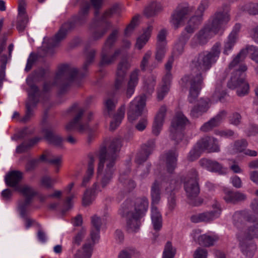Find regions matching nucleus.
<instances>
[{
	"mask_svg": "<svg viewBox=\"0 0 258 258\" xmlns=\"http://www.w3.org/2000/svg\"><path fill=\"white\" fill-rule=\"evenodd\" d=\"M243 10L247 12L250 15L258 14V3H249L246 4L243 7Z\"/></svg>",
	"mask_w": 258,
	"mask_h": 258,
	"instance_id": "nucleus-60",
	"label": "nucleus"
},
{
	"mask_svg": "<svg viewBox=\"0 0 258 258\" xmlns=\"http://www.w3.org/2000/svg\"><path fill=\"white\" fill-rule=\"evenodd\" d=\"M160 187L161 185L157 181H155L151 186V196L152 205L158 204L161 200Z\"/></svg>",
	"mask_w": 258,
	"mask_h": 258,
	"instance_id": "nucleus-44",
	"label": "nucleus"
},
{
	"mask_svg": "<svg viewBox=\"0 0 258 258\" xmlns=\"http://www.w3.org/2000/svg\"><path fill=\"white\" fill-rule=\"evenodd\" d=\"M162 10V7L159 3L152 2L149 4L144 10V14L147 17H151L157 15Z\"/></svg>",
	"mask_w": 258,
	"mask_h": 258,
	"instance_id": "nucleus-45",
	"label": "nucleus"
},
{
	"mask_svg": "<svg viewBox=\"0 0 258 258\" xmlns=\"http://www.w3.org/2000/svg\"><path fill=\"white\" fill-rule=\"evenodd\" d=\"M105 149L102 148L99 153V162L97 168L98 175H101L100 186L98 183H94L92 188L87 189L84 193L83 198V204L87 206L90 205L94 200L97 194L108 185L112 181L114 175V165L115 155H113L109 158L106 159V154Z\"/></svg>",
	"mask_w": 258,
	"mask_h": 258,
	"instance_id": "nucleus-3",
	"label": "nucleus"
},
{
	"mask_svg": "<svg viewBox=\"0 0 258 258\" xmlns=\"http://www.w3.org/2000/svg\"><path fill=\"white\" fill-rule=\"evenodd\" d=\"M23 177V174L19 171H13L9 172L5 176V182L7 185L10 187H15V190L18 185L19 182Z\"/></svg>",
	"mask_w": 258,
	"mask_h": 258,
	"instance_id": "nucleus-37",
	"label": "nucleus"
},
{
	"mask_svg": "<svg viewBox=\"0 0 258 258\" xmlns=\"http://www.w3.org/2000/svg\"><path fill=\"white\" fill-rule=\"evenodd\" d=\"M198 172L192 169L187 175L184 183V189L189 200V203L194 206H198L203 202V199L198 197L200 192V188L197 182Z\"/></svg>",
	"mask_w": 258,
	"mask_h": 258,
	"instance_id": "nucleus-7",
	"label": "nucleus"
},
{
	"mask_svg": "<svg viewBox=\"0 0 258 258\" xmlns=\"http://www.w3.org/2000/svg\"><path fill=\"white\" fill-rule=\"evenodd\" d=\"M203 151H207L208 153H218L220 151V146L217 139L213 137H205L198 142Z\"/></svg>",
	"mask_w": 258,
	"mask_h": 258,
	"instance_id": "nucleus-21",
	"label": "nucleus"
},
{
	"mask_svg": "<svg viewBox=\"0 0 258 258\" xmlns=\"http://www.w3.org/2000/svg\"><path fill=\"white\" fill-rule=\"evenodd\" d=\"M131 67V64L126 59H121L117 67L114 88L119 90L124 86L127 71Z\"/></svg>",
	"mask_w": 258,
	"mask_h": 258,
	"instance_id": "nucleus-18",
	"label": "nucleus"
},
{
	"mask_svg": "<svg viewBox=\"0 0 258 258\" xmlns=\"http://www.w3.org/2000/svg\"><path fill=\"white\" fill-rule=\"evenodd\" d=\"M70 111L74 117L66 125V128L67 131L76 130L80 133H88L89 134L93 131L88 122L83 121L82 116L84 110L78 104H74L70 109Z\"/></svg>",
	"mask_w": 258,
	"mask_h": 258,
	"instance_id": "nucleus-8",
	"label": "nucleus"
},
{
	"mask_svg": "<svg viewBox=\"0 0 258 258\" xmlns=\"http://www.w3.org/2000/svg\"><path fill=\"white\" fill-rule=\"evenodd\" d=\"M227 112L224 110L220 111L217 115L211 118L209 121L204 123L201 127L203 132H208L213 127L219 125L226 118Z\"/></svg>",
	"mask_w": 258,
	"mask_h": 258,
	"instance_id": "nucleus-27",
	"label": "nucleus"
},
{
	"mask_svg": "<svg viewBox=\"0 0 258 258\" xmlns=\"http://www.w3.org/2000/svg\"><path fill=\"white\" fill-rule=\"evenodd\" d=\"M26 81L27 84L30 86V89L28 91L29 100L26 103V114L21 120L24 122L28 121L33 115L34 109L38 102L41 95V92L38 87L32 84L30 79L28 78Z\"/></svg>",
	"mask_w": 258,
	"mask_h": 258,
	"instance_id": "nucleus-13",
	"label": "nucleus"
},
{
	"mask_svg": "<svg viewBox=\"0 0 258 258\" xmlns=\"http://www.w3.org/2000/svg\"><path fill=\"white\" fill-rule=\"evenodd\" d=\"M176 249L170 241H167L164 246L162 258H174Z\"/></svg>",
	"mask_w": 258,
	"mask_h": 258,
	"instance_id": "nucleus-54",
	"label": "nucleus"
},
{
	"mask_svg": "<svg viewBox=\"0 0 258 258\" xmlns=\"http://www.w3.org/2000/svg\"><path fill=\"white\" fill-rule=\"evenodd\" d=\"M152 30V26L149 25L147 27L146 30L144 31L143 34L137 39L135 44L136 48L139 50H141L144 47L149 40Z\"/></svg>",
	"mask_w": 258,
	"mask_h": 258,
	"instance_id": "nucleus-39",
	"label": "nucleus"
},
{
	"mask_svg": "<svg viewBox=\"0 0 258 258\" xmlns=\"http://www.w3.org/2000/svg\"><path fill=\"white\" fill-rule=\"evenodd\" d=\"M215 134L224 138H230L235 135L234 132L231 130H217L215 131Z\"/></svg>",
	"mask_w": 258,
	"mask_h": 258,
	"instance_id": "nucleus-61",
	"label": "nucleus"
},
{
	"mask_svg": "<svg viewBox=\"0 0 258 258\" xmlns=\"http://www.w3.org/2000/svg\"><path fill=\"white\" fill-rule=\"evenodd\" d=\"M40 182L42 186L46 188H51L56 182V179H52L48 176H44L41 178Z\"/></svg>",
	"mask_w": 258,
	"mask_h": 258,
	"instance_id": "nucleus-63",
	"label": "nucleus"
},
{
	"mask_svg": "<svg viewBox=\"0 0 258 258\" xmlns=\"http://www.w3.org/2000/svg\"><path fill=\"white\" fill-rule=\"evenodd\" d=\"M85 75V73L79 72L75 68L68 64H62L59 68L55 77L54 84L61 83L62 85L72 82L79 83L81 79Z\"/></svg>",
	"mask_w": 258,
	"mask_h": 258,
	"instance_id": "nucleus-9",
	"label": "nucleus"
},
{
	"mask_svg": "<svg viewBox=\"0 0 258 258\" xmlns=\"http://www.w3.org/2000/svg\"><path fill=\"white\" fill-rule=\"evenodd\" d=\"M133 203L130 200L125 201L121 206L118 213L122 217H125L126 227L130 232H137L141 225L140 218L142 217L133 213Z\"/></svg>",
	"mask_w": 258,
	"mask_h": 258,
	"instance_id": "nucleus-10",
	"label": "nucleus"
},
{
	"mask_svg": "<svg viewBox=\"0 0 258 258\" xmlns=\"http://www.w3.org/2000/svg\"><path fill=\"white\" fill-rule=\"evenodd\" d=\"M255 224L252 225H247L239 231H238L236 234V237L238 235L241 234L242 239L250 241L254 238H258V222L255 220Z\"/></svg>",
	"mask_w": 258,
	"mask_h": 258,
	"instance_id": "nucleus-24",
	"label": "nucleus"
},
{
	"mask_svg": "<svg viewBox=\"0 0 258 258\" xmlns=\"http://www.w3.org/2000/svg\"><path fill=\"white\" fill-rule=\"evenodd\" d=\"M230 19L228 7L218 11L211 17L208 23L193 37L190 42V46L196 48L206 44L210 39L223 30Z\"/></svg>",
	"mask_w": 258,
	"mask_h": 258,
	"instance_id": "nucleus-4",
	"label": "nucleus"
},
{
	"mask_svg": "<svg viewBox=\"0 0 258 258\" xmlns=\"http://www.w3.org/2000/svg\"><path fill=\"white\" fill-rule=\"evenodd\" d=\"M163 184L165 188L166 192L167 193H170L167 197V205L168 209L172 211L176 206L174 194L172 192L179 184V182L177 181L175 179H171L169 182L168 181L163 182Z\"/></svg>",
	"mask_w": 258,
	"mask_h": 258,
	"instance_id": "nucleus-23",
	"label": "nucleus"
},
{
	"mask_svg": "<svg viewBox=\"0 0 258 258\" xmlns=\"http://www.w3.org/2000/svg\"><path fill=\"white\" fill-rule=\"evenodd\" d=\"M169 90V86L168 85H161L157 90V98L159 100H162Z\"/></svg>",
	"mask_w": 258,
	"mask_h": 258,
	"instance_id": "nucleus-64",
	"label": "nucleus"
},
{
	"mask_svg": "<svg viewBox=\"0 0 258 258\" xmlns=\"http://www.w3.org/2000/svg\"><path fill=\"white\" fill-rule=\"evenodd\" d=\"M177 154L175 151H170L162 156L168 172L171 173L176 167Z\"/></svg>",
	"mask_w": 258,
	"mask_h": 258,
	"instance_id": "nucleus-34",
	"label": "nucleus"
},
{
	"mask_svg": "<svg viewBox=\"0 0 258 258\" xmlns=\"http://www.w3.org/2000/svg\"><path fill=\"white\" fill-rule=\"evenodd\" d=\"M151 220L154 229L158 231L162 226V216L157 207L152 205L151 208Z\"/></svg>",
	"mask_w": 258,
	"mask_h": 258,
	"instance_id": "nucleus-40",
	"label": "nucleus"
},
{
	"mask_svg": "<svg viewBox=\"0 0 258 258\" xmlns=\"http://www.w3.org/2000/svg\"><path fill=\"white\" fill-rule=\"evenodd\" d=\"M121 146L122 143L121 139L120 138H116L112 141L107 150H106V147H102L100 148L98 151L95 152L94 154H91L89 155V161L88 162V169L86 175L83 179L82 183V186H85L93 176L95 157H98L99 158V153L100 150L102 148H104L105 149V154H106V156L105 157L106 159L108 158V155H109V158H110L112 155H115V161L117 158V154L120 151Z\"/></svg>",
	"mask_w": 258,
	"mask_h": 258,
	"instance_id": "nucleus-6",
	"label": "nucleus"
},
{
	"mask_svg": "<svg viewBox=\"0 0 258 258\" xmlns=\"http://www.w3.org/2000/svg\"><path fill=\"white\" fill-rule=\"evenodd\" d=\"M212 207L213 210L211 211L192 215L190 217L191 221L194 223L210 222L219 217L222 211L220 204L215 201Z\"/></svg>",
	"mask_w": 258,
	"mask_h": 258,
	"instance_id": "nucleus-16",
	"label": "nucleus"
},
{
	"mask_svg": "<svg viewBox=\"0 0 258 258\" xmlns=\"http://www.w3.org/2000/svg\"><path fill=\"white\" fill-rule=\"evenodd\" d=\"M256 218L247 211H237L233 215V224L238 231L241 230L246 224L245 222H255Z\"/></svg>",
	"mask_w": 258,
	"mask_h": 258,
	"instance_id": "nucleus-20",
	"label": "nucleus"
},
{
	"mask_svg": "<svg viewBox=\"0 0 258 258\" xmlns=\"http://www.w3.org/2000/svg\"><path fill=\"white\" fill-rule=\"evenodd\" d=\"M117 7H113L106 11L102 16L100 20L95 21L92 24V33L91 38L97 40L103 37L107 31L110 28V23L106 20L111 17L116 13Z\"/></svg>",
	"mask_w": 258,
	"mask_h": 258,
	"instance_id": "nucleus-11",
	"label": "nucleus"
},
{
	"mask_svg": "<svg viewBox=\"0 0 258 258\" xmlns=\"http://www.w3.org/2000/svg\"><path fill=\"white\" fill-rule=\"evenodd\" d=\"M32 201L30 198H26L24 200H20L18 202V210L21 217H26L29 211V206Z\"/></svg>",
	"mask_w": 258,
	"mask_h": 258,
	"instance_id": "nucleus-50",
	"label": "nucleus"
},
{
	"mask_svg": "<svg viewBox=\"0 0 258 258\" xmlns=\"http://www.w3.org/2000/svg\"><path fill=\"white\" fill-rule=\"evenodd\" d=\"M247 53L251 55L252 60L258 63V47L250 45L247 46L245 49L241 50L229 65V69H234V71L231 73L227 86L231 89H236L237 95L240 97L247 94L249 89L248 83L245 80L247 67L245 64H238L240 61L245 58Z\"/></svg>",
	"mask_w": 258,
	"mask_h": 258,
	"instance_id": "nucleus-2",
	"label": "nucleus"
},
{
	"mask_svg": "<svg viewBox=\"0 0 258 258\" xmlns=\"http://www.w3.org/2000/svg\"><path fill=\"white\" fill-rule=\"evenodd\" d=\"M148 206L149 202L146 197L138 198L134 203V213L143 217L147 212Z\"/></svg>",
	"mask_w": 258,
	"mask_h": 258,
	"instance_id": "nucleus-36",
	"label": "nucleus"
},
{
	"mask_svg": "<svg viewBox=\"0 0 258 258\" xmlns=\"http://www.w3.org/2000/svg\"><path fill=\"white\" fill-rule=\"evenodd\" d=\"M155 147L154 140H150L142 146L141 151L137 154L136 157V162L141 164L146 161L149 156L152 153Z\"/></svg>",
	"mask_w": 258,
	"mask_h": 258,
	"instance_id": "nucleus-26",
	"label": "nucleus"
},
{
	"mask_svg": "<svg viewBox=\"0 0 258 258\" xmlns=\"http://www.w3.org/2000/svg\"><path fill=\"white\" fill-rule=\"evenodd\" d=\"M156 84V77L154 76H149L144 82V89L149 93L153 92Z\"/></svg>",
	"mask_w": 258,
	"mask_h": 258,
	"instance_id": "nucleus-59",
	"label": "nucleus"
},
{
	"mask_svg": "<svg viewBox=\"0 0 258 258\" xmlns=\"http://www.w3.org/2000/svg\"><path fill=\"white\" fill-rule=\"evenodd\" d=\"M190 236L195 242L205 247L213 245L219 239V236L214 233L202 234V231L199 229H194L190 233Z\"/></svg>",
	"mask_w": 258,
	"mask_h": 258,
	"instance_id": "nucleus-17",
	"label": "nucleus"
},
{
	"mask_svg": "<svg viewBox=\"0 0 258 258\" xmlns=\"http://www.w3.org/2000/svg\"><path fill=\"white\" fill-rule=\"evenodd\" d=\"M117 100L114 98H108L104 101V115L110 116L112 114Z\"/></svg>",
	"mask_w": 258,
	"mask_h": 258,
	"instance_id": "nucleus-52",
	"label": "nucleus"
},
{
	"mask_svg": "<svg viewBox=\"0 0 258 258\" xmlns=\"http://www.w3.org/2000/svg\"><path fill=\"white\" fill-rule=\"evenodd\" d=\"M39 140V138H34L29 141L28 143H23L18 146L16 150L17 153H22L27 151L31 147L34 145Z\"/></svg>",
	"mask_w": 258,
	"mask_h": 258,
	"instance_id": "nucleus-58",
	"label": "nucleus"
},
{
	"mask_svg": "<svg viewBox=\"0 0 258 258\" xmlns=\"http://www.w3.org/2000/svg\"><path fill=\"white\" fill-rule=\"evenodd\" d=\"M94 244L92 241L85 243L82 248L77 251L75 258H90Z\"/></svg>",
	"mask_w": 258,
	"mask_h": 258,
	"instance_id": "nucleus-42",
	"label": "nucleus"
},
{
	"mask_svg": "<svg viewBox=\"0 0 258 258\" xmlns=\"http://www.w3.org/2000/svg\"><path fill=\"white\" fill-rule=\"evenodd\" d=\"M139 70L136 69L130 74L126 91V96L128 98H130L135 92V88L139 82Z\"/></svg>",
	"mask_w": 258,
	"mask_h": 258,
	"instance_id": "nucleus-35",
	"label": "nucleus"
},
{
	"mask_svg": "<svg viewBox=\"0 0 258 258\" xmlns=\"http://www.w3.org/2000/svg\"><path fill=\"white\" fill-rule=\"evenodd\" d=\"M189 10L188 8L177 7L171 16L170 23L171 25L175 29H177L182 26L187 18V16L189 14Z\"/></svg>",
	"mask_w": 258,
	"mask_h": 258,
	"instance_id": "nucleus-19",
	"label": "nucleus"
},
{
	"mask_svg": "<svg viewBox=\"0 0 258 258\" xmlns=\"http://www.w3.org/2000/svg\"><path fill=\"white\" fill-rule=\"evenodd\" d=\"M125 106L122 105L118 109L116 114L114 115L113 120L110 122V128L111 130H115L121 123L124 116Z\"/></svg>",
	"mask_w": 258,
	"mask_h": 258,
	"instance_id": "nucleus-43",
	"label": "nucleus"
},
{
	"mask_svg": "<svg viewBox=\"0 0 258 258\" xmlns=\"http://www.w3.org/2000/svg\"><path fill=\"white\" fill-rule=\"evenodd\" d=\"M26 81L27 84L30 86V89L28 91L29 100L26 103V114L21 120L24 122L28 121L33 115L34 109L38 102L41 95V92L38 87L32 84L30 79L28 78Z\"/></svg>",
	"mask_w": 258,
	"mask_h": 258,
	"instance_id": "nucleus-12",
	"label": "nucleus"
},
{
	"mask_svg": "<svg viewBox=\"0 0 258 258\" xmlns=\"http://www.w3.org/2000/svg\"><path fill=\"white\" fill-rule=\"evenodd\" d=\"M146 96L142 95L137 97L132 101L127 110V119L130 122H133L138 118L145 110Z\"/></svg>",
	"mask_w": 258,
	"mask_h": 258,
	"instance_id": "nucleus-15",
	"label": "nucleus"
},
{
	"mask_svg": "<svg viewBox=\"0 0 258 258\" xmlns=\"http://www.w3.org/2000/svg\"><path fill=\"white\" fill-rule=\"evenodd\" d=\"M91 224L92 228L90 233L91 241L94 243L97 242L100 238V230L102 224L104 223V219L102 220L96 215L91 217Z\"/></svg>",
	"mask_w": 258,
	"mask_h": 258,
	"instance_id": "nucleus-29",
	"label": "nucleus"
},
{
	"mask_svg": "<svg viewBox=\"0 0 258 258\" xmlns=\"http://www.w3.org/2000/svg\"><path fill=\"white\" fill-rule=\"evenodd\" d=\"M204 152L198 142L195 145L192 149L189 152L187 159L190 161H194L197 159Z\"/></svg>",
	"mask_w": 258,
	"mask_h": 258,
	"instance_id": "nucleus-55",
	"label": "nucleus"
},
{
	"mask_svg": "<svg viewBox=\"0 0 258 258\" xmlns=\"http://www.w3.org/2000/svg\"><path fill=\"white\" fill-rule=\"evenodd\" d=\"M239 247L242 253L247 258H251L256 250V244L251 241L242 239L241 234L237 235Z\"/></svg>",
	"mask_w": 258,
	"mask_h": 258,
	"instance_id": "nucleus-25",
	"label": "nucleus"
},
{
	"mask_svg": "<svg viewBox=\"0 0 258 258\" xmlns=\"http://www.w3.org/2000/svg\"><path fill=\"white\" fill-rule=\"evenodd\" d=\"M121 48L116 49L112 53L111 50L102 49L100 54V67L109 66L113 63L121 53Z\"/></svg>",
	"mask_w": 258,
	"mask_h": 258,
	"instance_id": "nucleus-22",
	"label": "nucleus"
},
{
	"mask_svg": "<svg viewBox=\"0 0 258 258\" xmlns=\"http://www.w3.org/2000/svg\"><path fill=\"white\" fill-rule=\"evenodd\" d=\"M166 111V107L165 106H161L155 117L152 126V133L155 136H158L162 130Z\"/></svg>",
	"mask_w": 258,
	"mask_h": 258,
	"instance_id": "nucleus-28",
	"label": "nucleus"
},
{
	"mask_svg": "<svg viewBox=\"0 0 258 258\" xmlns=\"http://www.w3.org/2000/svg\"><path fill=\"white\" fill-rule=\"evenodd\" d=\"M40 160L41 161H45L53 165L55 168L56 172L58 171L59 167L61 166L62 163L61 156L52 157L50 153L48 151H46L44 154L40 156Z\"/></svg>",
	"mask_w": 258,
	"mask_h": 258,
	"instance_id": "nucleus-38",
	"label": "nucleus"
},
{
	"mask_svg": "<svg viewBox=\"0 0 258 258\" xmlns=\"http://www.w3.org/2000/svg\"><path fill=\"white\" fill-rule=\"evenodd\" d=\"M45 139L50 143L56 146H60L63 139L60 136L55 135L53 132L48 128L43 130Z\"/></svg>",
	"mask_w": 258,
	"mask_h": 258,
	"instance_id": "nucleus-41",
	"label": "nucleus"
},
{
	"mask_svg": "<svg viewBox=\"0 0 258 258\" xmlns=\"http://www.w3.org/2000/svg\"><path fill=\"white\" fill-rule=\"evenodd\" d=\"M225 94V93L222 89L221 85L220 84L218 85L215 88V92L212 96L211 99L210 100L208 99L209 100V105L212 103H214L221 100Z\"/></svg>",
	"mask_w": 258,
	"mask_h": 258,
	"instance_id": "nucleus-53",
	"label": "nucleus"
},
{
	"mask_svg": "<svg viewBox=\"0 0 258 258\" xmlns=\"http://www.w3.org/2000/svg\"><path fill=\"white\" fill-rule=\"evenodd\" d=\"M71 28V24L69 22L66 23L62 25L58 32L55 35L54 38L48 40L49 45L48 47V49L56 46L59 42L65 38L68 30Z\"/></svg>",
	"mask_w": 258,
	"mask_h": 258,
	"instance_id": "nucleus-31",
	"label": "nucleus"
},
{
	"mask_svg": "<svg viewBox=\"0 0 258 258\" xmlns=\"http://www.w3.org/2000/svg\"><path fill=\"white\" fill-rule=\"evenodd\" d=\"M118 36V31L117 30H114L109 35L106 41L105 42L102 49L112 50Z\"/></svg>",
	"mask_w": 258,
	"mask_h": 258,
	"instance_id": "nucleus-49",
	"label": "nucleus"
},
{
	"mask_svg": "<svg viewBox=\"0 0 258 258\" xmlns=\"http://www.w3.org/2000/svg\"><path fill=\"white\" fill-rule=\"evenodd\" d=\"M85 61L83 66L82 70L86 72L88 67L93 62L96 54V50L93 49H86L85 50Z\"/></svg>",
	"mask_w": 258,
	"mask_h": 258,
	"instance_id": "nucleus-48",
	"label": "nucleus"
},
{
	"mask_svg": "<svg viewBox=\"0 0 258 258\" xmlns=\"http://www.w3.org/2000/svg\"><path fill=\"white\" fill-rule=\"evenodd\" d=\"M221 44L216 42L210 51L199 54L191 62V67L198 70L199 73L185 76L181 79L180 84L183 87H187L190 85L188 97L190 103H192L195 101L201 89L203 82L201 73L209 70L212 65L217 61L221 53Z\"/></svg>",
	"mask_w": 258,
	"mask_h": 258,
	"instance_id": "nucleus-1",
	"label": "nucleus"
},
{
	"mask_svg": "<svg viewBox=\"0 0 258 258\" xmlns=\"http://www.w3.org/2000/svg\"><path fill=\"white\" fill-rule=\"evenodd\" d=\"M128 172L129 170H127V172L121 173L119 175V180L127 190H131L136 187V184L134 181L128 179L127 175V173Z\"/></svg>",
	"mask_w": 258,
	"mask_h": 258,
	"instance_id": "nucleus-51",
	"label": "nucleus"
},
{
	"mask_svg": "<svg viewBox=\"0 0 258 258\" xmlns=\"http://www.w3.org/2000/svg\"><path fill=\"white\" fill-rule=\"evenodd\" d=\"M236 41L237 40L234 39V38L228 37L227 40L224 43L223 53L224 55H227L231 53Z\"/></svg>",
	"mask_w": 258,
	"mask_h": 258,
	"instance_id": "nucleus-57",
	"label": "nucleus"
},
{
	"mask_svg": "<svg viewBox=\"0 0 258 258\" xmlns=\"http://www.w3.org/2000/svg\"><path fill=\"white\" fill-rule=\"evenodd\" d=\"M199 163L202 167L210 171L219 172L220 174L225 172L222 166L217 161L203 158L200 160Z\"/></svg>",
	"mask_w": 258,
	"mask_h": 258,
	"instance_id": "nucleus-32",
	"label": "nucleus"
},
{
	"mask_svg": "<svg viewBox=\"0 0 258 258\" xmlns=\"http://www.w3.org/2000/svg\"><path fill=\"white\" fill-rule=\"evenodd\" d=\"M167 50V47L163 45H156L155 58L158 63H161L165 53Z\"/></svg>",
	"mask_w": 258,
	"mask_h": 258,
	"instance_id": "nucleus-56",
	"label": "nucleus"
},
{
	"mask_svg": "<svg viewBox=\"0 0 258 258\" xmlns=\"http://www.w3.org/2000/svg\"><path fill=\"white\" fill-rule=\"evenodd\" d=\"M16 190L20 192L26 198H30L32 201L33 198L36 195V192L31 186L24 185L17 187Z\"/></svg>",
	"mask_w": 258,
	"mask_h": 258,
	"instance_id": "nucleus-47",
	"label": "nucleus"
},
{
	"mask_svg": "<svg viewBox=\"0 0 258 258\" xmlns=\"http://www.w3.org/2000/svg\"><path fill=\"white\" fill-rule=\"evenodd\" d=\"M167 31L163 29L161 30L157 35V42L156 45H163L167 46L166 40Z\"/></svg>",
	"mask_w": 258,
	"mask_h": 258,
	"instance_id": "nucleus-62",
	"label": "nucleus"
},
{
	"mask_svg": "<svg viewBox=\"0 0 258 258\" xmlns=\"http://www.w3.org/2000/svg\"><path fill=\"white\" fill-rule=\"evenodd\" d=\"M188 123L187 117L180 112L176 113L173 118L170 128V137L178 144L182 140L183 135L181 132L183 128Z\"/></svg>",
	"mask_w": 258,
	"mask_h": 258,
	"instance_id": "nucleus-14",
	"label": "nucleus"
},
{
	"mask_svg": "<svg viewBox=\"0 0 258 258\" xmlns=\"http://www.w3.org/2000/svg\"><path fill=\"white\" fill-rule=\"evenodd\" d=\"M223 199L227 203L235 204L243 202L247 199L246 195L240 191H233L228 189L224 190Z\"/></svg>",
	"mask_w": 258,
	"mask_h": 258,
	"instance_id": "nucleus-30",
	"label": "nucleus"
},
{
	"mask_svg": "<svg viewBox=\"0 0 258 258\" xmlns=\"http://www.w3.org/2000/svg\"><path fill=\"white\" fill-rule=\"evenodd\" d=\"M209 107V100L208 99H202L191 109L190 113V116L194 118H198L206 112Z\"/></svg>",
	"mask_w": 258,
	"mask_h": 258,
	"instance_id": "nucleus-33",
	"label": "nucleus"
},
{
	"mask_svg": "<svg viewBox=\"0 0 258 258\" xmlns=\"http://www.w3.org/2000/svg\"><path fill=\"white\" fill-rule=\"evenodd\" d=\"M247 146L246 140L242 139L235 142L233 145H231L228 148V152L230 154H235L242 152Z\"/></svg>",
	"mask_w": 258,
	"mask_h": 258,
	"instance_id": "nucleus-46",
	"label": "nucleus"
},
{
	"mask_svg": "<svg viewBox=\"0 0 258 258\" xmlns=\"http://www.w3.org/2000/svg\"><path fill=\"white\" fill-rule=\"evenodd\" d=\"M208 1L204 0L202 1L196 12V15L192 17L188 22L187 26L185 28V32L181 33L178 40L175 44L173 51L172 55H179L182 54L184 50V47L190 38V35L194 33L195 29L200 25L202 21V15L205 9L208 7Z\"/></svg>",
	"mask_w": 258,
	"mask_h": 258,
	"instance_id": "nucleus-5",
	"label": "nucleus"
}]
</instances>
